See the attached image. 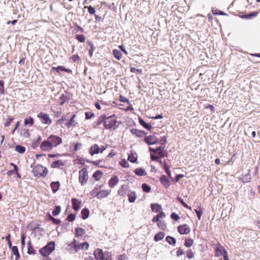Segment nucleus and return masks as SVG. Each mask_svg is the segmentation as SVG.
Listing matches in <instances>:
<instances>
[{
	"instance_id": "f257e3e1",
	"label": "nucleus",
	"mask_w": 260,
	"mask_h": 260,
	"mask_svg": "<svg viewBox=\"0 0 260 260\" xmlns=\"http://www.w3.org/2000/svg\"><path fill=\"white\" fill-rule=\"evenodd\" d=\"M62 139L56 135H51L41 144L40 148L43 151H49L62 143Z\"/></svg>"
},
{
	"instance_id": "f03ea898",
	"label": "nucleus",
	"mask_w": 260,
	"mask_h": 260,
	"mask_svg": "<svg viewBox=\"0 0 260 260\" xmlns=\"http://www.w3.org/2000/svg\"><path fill=\"white\" fill-rule=\"evenodd\" d=\"M151 153V158L153 161H160L159 159L167 156V153L164 148L159 147L155 149L149 148Z\"/></svg>"
},
{
	"instance_id": "7ed1b4c3",
	"label": "nucleus",
	"mask_w": 260,
	"mask_h": 260,
	"mask_svg": "<svg viewBox=\"0 0 260 260\" xmlns=\"http://www.w3.org/2000/svg\"><path fill=\"white\" fill-rule=\"evenodd\" d=\"M117 117L115 114L105 117L104 128L106 129L115 130L117 127Z\"/></svg>"
},
{
	"instance_id": "20e7f679",
	"label": "nucleus",
	"mask_w": 260,
	"mask_h": 260,
	"mask_svg": "<svg viewBox=\"0 0 260 260\" xmlns=\"http://www.w3.org/2000/svg\"><path fill=\"white\" fill-rule=\"evenodd\" d=\"M31 167L32 168V172L34 176L37 178L40 177H45L48 173L47 168L46 167H44L41 165L38 164L35 167L31 166Z\"/></svg>"
},
{
	"instance_id": "39448f33",
	"label": "nucleus",
	"mask_w": 260,
	"mask_h": 260,
	"mask_svg": "<svg viewBox=\"0 0 260 260\" xmlns=\"http://www.w3.org/2000/svg\"><path fill=\"white\" fill-rule=\"evenodd\" d=\"M55 249V242L51 241L49 242L45 246L41 248L39 250L41 254L46 257L50 255Z\"/></svg>"
},
{
	"instance_id": "423d86ee",
	"label": "nucleus",
	"mask_w": 260,
	"mask_h": 260,
	"mask_svg": "<svg viewBox=\"0 0 260 260\" xmlns=\"http://www.w3.org/2000/svg\"><path fill=\"white\" fill-rule=\"evenodd\" d=\"M37 117L39 118L41 122L45 124L50 125L52 123V120L49 117V114L43 112H41L37 115Z\"/></svg>"
},
{
	"instance_id": "0eeeda50",
	"label": "nucleus",
	"mask_w": 260,
	"mask_h": 260,
	"mask_svg": "<svg viewBox=\"0 0 260 260\" xmlns=\"http://www.w3.org/2000/svg\"><path fill=\"white\" fill-rule=\"evenodd\" d=\"M88 179V173L85 169H82L79 171V181L81 184L83 186L87 181Z\"/></svg>"
},
{
	"instance_id": "6e6552de",
	"label": "nucleus",
	"mask_w": 260,
	"mask_h": 260,
	"mask_svg": "<svg viewBox=\"0 0 260 260\" xmlns=\"http://www.w3.org/2000/svg\"><path fill=\"white\" fill-rule=\"evenodd\" d=\"M105 149L106 148L104 146L100 147L98 144H94L90 148L89 153L91 155H93L94 154L103 152Z\"/></svg>"
},
{
	"instance_id": "1a4fd4ad",
	"label": "nucleus",
	"mask_w": 260,
	"mask_h": 260,
	"mask_svg": "<svg viewBox=\"0 0 260 260\" xmlns=\"http://www.w3.org/2000/svg\"><path fill=\"white\" fill-rule=\"evenodd\" d=\"M92 191L93 193H96L95 197L100 199L107 197L111 192V191L109 190H102L98 191V189L95 188Z\"/></svg>"
},
{
	"instance_id": "9d476101",
	"label": "nucleus",
	"mask_w": 260,
	"mask_h": 260,
	"mask_svg": "<svg viewBox=\"0 0 260 260\" xmlns=\"http://www.w3.org/2000/svg\"><path fill=\"white\" fill-rule=\"evenodd\" d=\"M84 9H87L90 15H93L94 16L95 19L96 21H100L102 19L101 17L95 14L96 11L94 7L91 6H84Z\"/></svg>"
},
{
	"instance_id": "9b49d317",
	"label": "nucleus",
	"mask_w": 260,
	"mask_h": 260,
	"mask_svg": "<svg viewBox=\"0 0 260 260\" xmlns=\"http://www.w3.org/2000/svg\"><path fill=\"white\" fill-rule=\"evenodd\" d=\"M178 231L181 235L187 234L190 232V229L187 224L178 226Z\"/></svg>"
},
{
	"instance_id": "f8f14e48",
	"label": "nucleus",
	"mask_w": 260,
	"mask_h": 260,
	"mask_svg": "<svg viewBox=\"0 0 260 260\" xmlns=\"http://www.w3.org/2000/svg\"><path fill=\"white\" fill-rule=\"evenodd\" d=\"M144 141L148 145H152L157 142V139L155 135H150L145 137Z\"/></svg>"
},
{
	"instance_id": "ddd939ff",
	"label": "nucleus",
	"mask_w": 260,
	"mask_h": 260,
	"mask_svg": "<svg viewBox=\"0 0 260 260\" xmlns=\"http://www.w3.org/2000/svg\"><path fill=\"white\" fill-rule=\"evenodd\" d=\"M93 254L96 260H103V258H104L105 255V252L103 253V250L100 248L95 249Z\"/></svg>"
},
{
	"instance_id": "4468645a",
	"label": "nucleus",
	"mask_w": 260,
	"mask_h": 260,
	"mask_svg": "<svg viewBox=\"0 0 260 260\" xmlns=\"http://www.w3.org/2000/svg\"><path fill=\"white\" fill-rule=\"evenodd\" d=\"M72 203L73 209L75 211H78L80 208L82 202L76 198H73L72 199Z\"/></svg>"
},
{
	"instance_id": "2eb2a0df",
	"label": "nucleus",
	"mask_w": 260,
	"mask_h": 260,
	"mask_svg": "<svg viewBox=\"0 0 260 260\" xmlns=\"http://www.w3.org/2000/svg\"><path fill=\"white\" fill-rule=\"evenodd\" d=\"M67 94L68 93L66 92L65 94L62 93L60 95L58 100V103L60 105H62L69 100L70 98Z\"/></svg>"
},
{
	"instance_id": "dca6fc26",
	"label": "nucleus",
	"mask_w": 260,
	"mask_h": 260,
	"mask_svg": "<svg viewBox=\"0 0 260 260\" xmlns=\"http://www.w3.org/2000/svg\"><path fill=\"white\" fill-rule=\"evenodd\" d=\"M131 132L133 135L140 138L143 137L144 135L146 134L145 132L136 128L131 129Z\"/></svg>"
},
{
	"instance_id": "f3484780",
	"label": "nucleus",
	"mask_w": 260,
	"mask_h": 260,
	"mask_svg": "<svg viewBox=\"0 0 260 260\" xmlns=\"http://www.w3.org/2000/svg\"><path fill=\"white\" fill-rule=\"evenodd\" d=\"M161 183L167 188L170 186V182L165 175H162L160 178Z\"/></svg>"
},
{
	"instance_id": "a211bd4d",
	"label": "nucleus",
	"mask_w": 260,
	"mask_h": 260,
	"mask_svg": "<svg viewBox=\"0 0 260 260\" xmlns=\"http://www.w3.org/2000/svg\"><path fill=\"white\" fill-rule=\"evenodd\" d=\"M166 217V214L163 211L160 212L157 215L154 216L152 221L153 222H158L160 221V219L164 218Z\"/></svg>"
},
{
	"instance_id": "6ab92c4d",
	"label": "nucleus",
	"mask_w": 260,
	"mask_h": 260,
	"mask_svg": "<svg viewBox=\"0 0 260 260\" xmlns=\"http://www.w3.org/2000/svg\"><path fill=\"white\" fill-rule=\"evenodd\" d=\"M52 70H56V72L58 73H60V71L66 72L67 73L71 74L72 73V71L70 69H67L64 68L63 66H58L57 67H52Z\"/></svg>"
},
{
	"instance_id": "aec40b11",
	"label": "nucleus",
	"mask_w": 260,
	"mask_h": 260,
	"mask_svg": "<svg viewBox=\"0 0 260 260\" xmlns=\"http://www.w3.org/2000/svg\"><path fill=\"white\" fill-rule=\"evenodd\" d=\"M119 182L118 177L114 176L112 177L109 181V185L110 187H114Z\"/></svg>"
},
{
	"instance_id": "412c9836",
	"label": "nucleus",
	"mask_w": 260,
	"mask_h": 260,
	"mask_svg": "<svg viewBox=\"0 0 260 260\" xmlns=\"http://www.w3.org/2000/svg\"><path fill=\"white\" fill-rule=\"evenodd\" d=\"M137 154L135 152L132 151L128 154V160L131 162H136L137 160Z\"/></svg>"
},
{
	"instance_id": "4be33fe9",
	"label": "nucleus",
	"mask_w": 260,
	"mask_h": 260,
	"mask_svg": "<svg viewBox=\"0 0 260 260\" xmlns=\"http://www.w3.org/2000/svg\"><path fill=\"white\" fill-rule=\"evenodd\" d=\"M151 210L154 212H160L162 210V208L160 205L157 204H152L151 205Z\"/></svg>"
},
{
	"instance_id": "5701e85b",
	"label": "nucleus",
	"mask_w": 260,
	"mask_h": 260,
	"mask_svg": "<svg viewBox=\"0 0 260 260\" xmlns=\"http://www.w3.org/2000/svg\"><path fill=\"white\" fill-rule=\"evenodd\" d=\"M105 117H106L105 114L101 115L97 119V120L95 122V125L96 126H99L102 123H103V125L104 126V121H105Z\"/></svg>"
},
{
	"instance_id": "b1692460",
	"label": "nucleus",
	"mask_w": 260,
	"mask_h": 260,
	"mask_svg": "<svg viewBox=\"0 0 260 260\" xmlns=\"http://www.w3.org/2000/svg\"><path fill=\"white\" fill-rule=\"evenodd\" d=\"M139 121L140 124L143 126L144 128H146L148 130H150L152 126L148 123H147L142 118H139Z\"/></svg>"
},
{
	"instance_id": "393cba45",
	"label": "nucleus",
	"mask_w": 260,
	"mask_h": 260,
	"mask_svg": "<svg viewBox=\"0 0 260 260\" xmlns=\"http://www.w3.org/2000/svg\"><path fill=\"white\" fill-rule=\"evenodd\" d=\"M88 248H89V244L86 242H84L82 243H80V244H78V247L76 250V251L77 252L80 249H85L86 250H87L88 249Z\"/></svg>"
},
{
	"instance_id": "a878e982",
	"label": "nucleus",
	"mask_w": 260,
	"mask_h": 260,
	"mask_svg": "<svg viewBox=\"0 0 260 260\" xmlns=\"http://www.w3.org/2000/svg\"><path fill=\"white\" fill-rule=\"evenodd\" d=\"M113 54L114 57L118 60H120L122 56V54L121 51L116 49L113 50Z\"/></svg>"
},
{
	"instance_id": "bb28decb",
	"label": "nucleus",
	"mask_w": 260,
	"mask_h": 260,
	"mask_svg": "<svg viewBox=\"0 0 260 260\" xmlns=\"http://www.w3.org/2000/svg\"><path fill=\"white\" fill-rule=\"evenodd\" d=\"M60 183L58 181L53 182L51 183V187L53 192H56L59 188Z\"/></svg>"
},
{
	"instance_id": "cd10ccee",
	"label": "nucleus",
	"mask_w": 260,
	"mask_h": 260,
	"mask_svg": "<svg viewBox=\"0 0 260 260\" xmlns=\"http://www.w3.org/2000/svg\"><path fill=\"white\" fill-rule=\"evenodd\" d=\"M20 134L23 138H27L29 136L28 130L26 128H22L20 131Z\"/></svg>"
},
{
	"instance_id": "c85d7f7f",
	"label": "nucleus",
	"mask_w": 260,
	"mask_h": 260,
	"mask_svg": "<svg viewBox=\"0 0 260 260\" xmlns=\"http://www.w3.org/2000/svg\"><path fill=\"white\" fill-rule=\"evenodd\" d=\"M128 201L130 203L135 202V201L137 198V196H136L135 192L132 191L130 193H129L128 194Z\"/></svg>"
},
{
	"instance_id": "c756f323",
	"label": "nucleus",
	"mask_w": 260,
	"mask_h": 260,
	"mask_svg": "<svg viewBox=\"0 0 260 260\" xmlns=\"http://www.w3.org/2000/svg\"><path fill=\"white\" fill-rule=\"evenodd\" d=\"M76 235L78 237H81L83 236L85 233V230L81 228H77L75 229Z\"/></svg>"
},
{
	"instance_id": "7c9ffc66",
	"label": "nucleus",
	"mask_w": 260,
	"mask_h": 260,
	"mask_svg": "<svg viewBox=\"0 0 260 260\" xmlns=\"http://www.w3.org/2000/svg\"><path fill=\"white\" fill-rule=\"evenodd\" d=\"M12 251L13 254L15 256V259L18 260L20 258V255L18 252V248L16 246L12 247Z\"/></svg>"
},
{
	"instance_id": "2f4dec72",
	"label": "nucleus",
	"mask_w": 260,
	"mask_h": 260,
	"mask_svg": "<svg viewBox=\"0 0 260 260\" xmlns=\"http://www.w3.org/2000/svg\"><path fill=\"white\" fill-rule=\"evenodd\" d=\"M82 217L83 219H86L88 218L89 214V210L87 208L83 209L81 211Z\"/></svg>"
},
{
	"instance_id": "473e14b6",
	"label": "nucleus",
	"mask_w": 260,
	"mask_h": 260,
	"mask_svg": "<svg viewBox=\"0 0 260 260\" xmlns=\"http://www.w3.org/2000/svg\"><path fill=\"white\" fill-rule=\"evenodd\" d=\"M165 236V235L164 233L159 232L155 235L154 240L155 241H160L164 238Z\"/></svg>"
},
{
	"instance_id": "72a5a7b5",
	"label": "nucleus",
	"mask_w": 260,
	"mask_h": 260,
	"mask_svg": "<svg viewBox=\"0 0 260 260\" xmlns=\"http://www.w3.org/2000/svg\"><path fill=\"white\" fill-rule=\"evenodd\" d=\"M166 240L167 242H168L170 245H172L173 246H174L176 244V239L172 237H171V236H167L166 238Z\"/></svg>"
},
{
	"instance_id": "f704fd0d",
	"label": "nucleus",
	"mask_w": 260,
	"mask_h": 260,
	"mask_svg": "<svg viewBox=\"0 0 260 260\" xmlns=\"http://www.w3.org/2000/svg\"><path fill=\"white\" fill-rule=\"evenodd\" d=\"M102 172L101 171L98 170L95 172L93 174V177L96 180H99L102 177Z\"/></svg>"
},
{
	"instance_id": "c9c22d12",
	"label": "nucleus",
	"mask_w": 260,
	"mask_h": 260,
	"mask_svg": "<svg viewBox=\"0 0 260 260\" xmlns=\"http://www.w3.org/2000/svg\"><path fill=\"white\" fill-rule=\"evenodd\" d=\"M75 117H76V115L75 114H73L72 117H71V118L69 120V121L68 122V123L66 124V125L68 127H71L72 125H73V126L75 125V120H74V118H75Z\"/></svg>"
},
{
	"instance_id": "e433bc0d",
	"label": "nucleus",
	"mask_w": 260,
	"mask_h": 260,
	"mask_svg": "<svg viewBox=\"0 0 260 260\" xmlns=\"http://www.w3.org/2000/svg\"><path fill=\"white\" fill-rule=\"evenodd\" d=\"M28 247L27 249V253L29 254H35L36 253V250L33 248V247L31 245L30 241L28 242Z\"/></svg>"
},
{
	"instance_id": "4c0bfd02",
	"label": "nucleus",
	"mask_w": 260,
	"mask_h": 260,
	"mask_svg": "<svg viewBox=\"0 0 260 260\" xmlns=\"http://www.w3.org/2000/svg\"><path fill=\"white\" fill-rule=\"evenodd\" d=\"M15 150L20 153H23L25 151L26 149L23 146L17 145L15 147Z\"/></svg>"
},
{
	"instance_id": "58836bf2",
	"label": "nucleus",
	"mask_w": 260,
	"mask_h": 260,
	"mask_svg": "<svg viewBox=\"0 0 260 260\" xmlns=\"http://www.w3.org/2000/svg\"><path fill=\"white\" fill-rule=\"evenodd\" d=\"M34 123V120L31 117H29L27 118H26L24 120V124L25 125L29 124L30 126H32Z\"/></svg>"
},
{
	"instance_id": "ea45409f",
	"label": "nucleus",
	"mask_w": 260,
	"mask_h": 260,
	"mask_svg": "<svg viewBox=\"0 0 260 260\" xmlns=\"http://www.w3.org/2000/svg\"><path fill=\"white\" fill-rule=\"evenodd\" d=\"M157 223V226L162 230H165L167 228V224L164 221L160 220Z\"/></svg>"
},
{
	"instance_id": "a19ab883",
	"label": "nucleus",
	"mask_w": 260,
	"mask_h": 260,
	"mask_svg": "<svg viewBox=\"0 0 260 260\" xmlns=\"http://www.w3.org/2000/svg\"><path fill=\"white\" fill-rule=\"evenodd\" d=\"M76 39L81 43H84L85 41V37L83 35H77Z\"/></svg>"
},
{
	"instance_id": "79ce46f5",
	"label": "nucleus",
	"mask_w": 260,
	"mask_h": 260,
	"mask_svg": "<svg viewBox=\"0 0 260 260\" xmlns=\"http://www.w3.org/2000/svg\"><path fill=\"white\" fill-rule=\"evenodd\" d=\"M61 211V207L60 206H56L52 211V214L54 216H57Z\"/></svg>"
},
{
	"instance_id": "37998d69",
	"label": "nucleus",
	"mask_w": 260,
	"mask_h": 260,
	"mask_svg": "<svg viewBox=\"0 0 260 260\" xmlns=\"http://www.w3.org/2000/svg\"><path fill=\"white\" fill-rule=\"evenodd\" d=\"M88 45L90 46V49L89 50V55L90 57H92L93 55V51L95 49V47L92 42H88Z\"/></svg>"
},
{
	"instance_id": "c03bdc74",
	"label": "nucleus",
	"mask_w": 260,
	"mask_h": 260,
	"mask_svg": "<svg viewBox=\"0 0 260 260\" xmlns=\"http://www.w3.org/2000/svg\"><path fill=\"white\" fill-rule=\"evenodd\" d=\"M135 173L140 176H143L145 175V172L143 169L142 168H138L136 169L135 171Z\"/></svg>"
},
{
	"instance_id": "a18cd8bd",
	"label": "nucleus",
	"mask_w": 260,
	"mask_h": 260,
	"mask_svg": "<svg viewBox=\"0 0 260 260\" xmlns=\"http://www.w3.org/2000/svg\"><path fill=\"white\" fill-rule=\"evenodd\" d=\"M177 200L180 202V203L181 204V205L185 208H187V209H188L189 210H191V208L190 206H188L183 200V199H182L181 198H180L179 197H177Z\"/></svg>"
},
{
	"instance_id": "49530a36",
	"label": "nucleus",
	"mask_w": 260,
	"mask_h": 260,
	"mask_svg": "<svg viewBox=\"0 0 260 260\" xmlns=\"http://www.w3.org/2000/svg\"><path fill=\"white\" fill-rule=\"evenodd\" d=\"M193 242V241L191 239H186L184 245L187 247H189L192 245Z\"/></svg>"
},
{
	"instance_id": "de8ad7c7",
	"label": "nucleus",
	"mask_w": 260,
	"mask_h": 260,
	"mask_svg": "<svg viewBox=\"0 0 260 260\" xmlns=\"http://www.w3.org/2000/svg\"><path fill=\"white\" fill-rule=\"evenodd\" d=\"M257 14H258V12H252V13H250L249 14L245 15L243 17L245 18L250 19L252 17L256 16L257 15Z\"/></svg>"
},
{
	"instance_id": "09e8293b",
	"label": "nucleus",
	"mask_w": 260,
	"mask_h": 260,
	"mask_svg": "<svg viewBox=\"0 0 260 260\" xmlns=\"http://www.w3.org/2000/svg\"><path fill=\"white\" fill-rule=\"evenodd\" d=\"M143 190L146 192H149L150 191V187L146 183H143L142 186Z\"/></svg>"
},
{
	"instance_id": "8fccbe9b",
	"label": "nucleus",
	"mask_w": 260,
	"mask_h": 260,
	"mask_svg": "<svg viewBox=\"0 0 260 260\" xmlns=\"http://www.w3.org/2000/svg\"><path fill=\"white\" fill-rule=\"evenodd\" d=\"M85 115L86 119H91L94 116V114L91 112H86Z\"/></svg>"
},
{
	"instance_id": "3c124183",
	"label": "nucleus",
	"mask_w": 260,
	"mask_h": 260,
	"mask_svg": "<svg viewBox=\"0 0 260 260\" xmlns=\"http://www.w3.org/2000/svg\"><path fill=\"white\" fill-rule=\"evenodd\" d=\"M0 93L5 94L4 82L0 80Z\"/></svg>"
},
{
	"instance_id": "603ef678",
	"label": "nucleus",
	"mask_w": 260,
	"mask_h": 260,
	"mask_svg": "<svg viewBox=\"0 0 260 260\" xmlns=\"http://www.w3.org/2000/svg\"><path fill=\"white\" fill-rule=\"evenodd\" d=\"M131 72L132 73H136L137 72L138 74H142V70L141 69H138L134 67H131Z\"/></svg>"
},
{
	"instance_id": "864d4df0",
	"label": "nucleus",
	"mask_w": 260,
	"mask_h": 260,
	"mask_svg": "<svg viewBox=\"0 0 260 260\" xmlns=\"http://www.w3.org/2000/svg\"><path fill=\"white\" fill-rule=\"evenodd\" d=\"M119 100L121 102L127 103L128 104L129 103V100L126 98H125V96H124L122 95H120V96L119 97Z\"/></svg>"
},
{
	"instance_id": "5fc2aeb1",
	"label": "nucleus",
	"mask_w": 260,
	"mask_h": 260,
	"mask_svg": "<svg viewBox=\"0 0 260 260\" xmlns=\"http://www.w3.org/2000/svg\"><path fill=\"white\" fill-rule=\"evenodd\" d=\"M186 256L189 259L192 258L194 256V253L191 250H188L186 252Z\"/></svg>"
},
{
	"instance_id": "6e6d98bb",
	"label": "nucleus",
	"mask_w": 260,
	"mask_h": 260,
	"mask_svg": "<svg viewBox=\"0 0 260 260\" xmlns=\"http://www.w3.org/2000/svg\"><path fill=\"white\" fill-rule=\"evenodd\" d=\"M112 256L111 254L109 252H105V255L103 258V260H111Z\"/></svg>"
},
{
	"instance_id": "4d7b16f0",
	"label": "nucleus",
	"mask_w": 260,
	"mask_h": 260,
	"mask_svg": "<svg viewBox=\"0 0 260 260\" xmlns=\"http://www.w3.org/2000/svg\"><path fill=\"white\" fill-rule=\"evenodd\" d=\"M194 211L196 212L197 215V216H198V218L199 220H200L201 219V216L203 214V212L200 209V210H198V209H194Z\"/></svg>"
},
{
	"instance_id": "13d9d810",
	"label": "nucleus",
	"mask_w": 260,
	"mask_h": 260,
	"mask_svg": "<svg viewBox=\"0 0 260 260\" xmlns=\"http://www.w3.org/2000/svg\"><path fill=\"white\" fill-rule=\"evenodd\" d=\"M76 215L74 214H70L67 217V220L69 221H73L75 219Z\"/></svg>"
},
{
	"instance_id": "bf43d9fd",
	"label": "nucleus",
	"mask_w": 260,
	"mask_h": 260,
	"mask_svg": "<svg viewBox=\"0 0 260 260\" xmlns=\"http://www.w3.org/2000/svg\"><path fill=\"white\" fill-rule=\"evenodd\" d=\"M49 218L55 224H59L61 221L58 219H56L54 217H53L52 216L49 215Z\"/></svg>"
},
{
	"instance_id": "052dcab7",
	"label": "nucleus",
	"mask_w": 260,
	"mask_h": 260,
	"mask_svg": "<svg viewBox=\"0 0 260 260\" xmlns=\"http://www.w3.org/2000/svg\"><path fill=\"white\" fill-rule=\"evenodd\" d=\"M171 217L175 221H177L180 219V217L175 213H172L171 215Z\"/></svg>"
},
{
	"instance_id": "680f3d73",
	"label": "nucleus",
	"mask_w": 260,
	"mask_h": 260,
	"mask_svg": "<svg viewBox=\"0 0 260 260\" xmlns=\"http://www.w3.org/2000/svg\"><path fill=\"white\" fill-rule=\"evenodd\" d=\"M80 57L77 54H75L72 56L70 58L74 62H76L80 59Z\"/></svg>"
},
{
	"instance_id": "e2e57ef3",
	"label": "nucleus",
	"mask_w": 260,
	"mask_h": 260,
	"mask_svg": "<svg viewBox=\"0 0 260 260\" xmlns=\"http://www.w3.org/2000/svg\"><path fill=\"white\" fill-rule=\"evenodd\" d=\"M14 118L12 117H9L8 118L7 122L5 123V126L6 127L9 126L11 123L12 121L13 120Z\"/></svg>"
},
{
	"instance_id": "0e129e2a",
	"label": "nucleus",
	"mask_w": 260,
	"mask_h": 260,
	"mask_svg": "<svg viewBox=\"0 0 260 260\" xmlns=\"http://www.w3.org/2000/svg\"><path fill=\"white\" fill-rule=\"evenodd\" d=\"M74 31H75V33H76L78 31L83 32L84 29L82 27L77 25L76 28L75 29V30Z\"/></svg>"
},
{
	"instance_id": "69168bd1",
	"label": "nucleus",
	"mask_w": 260,
	"mask_h": 260,
	"mask_svg": "<svg viewBox=\"0 0 260 260\" xmlns=\"http://www.w3.org/2000/svg\"><path fill=\"white\" fill-rule=\"evenodd\" d=\"M81 147H82V144L80 143H77L75 145L74 150L75 151H77V150H79Z\"/></svg>"
},
{
	"instance_id": "338daca9",
	"label": "nucleus",
	"mask_w": 260,
	"mask_h": 260,
	"mask_svg": "<svg viewBox=\"0 0 260 260\" xmlns=\"http://www.w3.org/2000/svg\"><path fill=\"white\" fill-rule=\"evenodd\" d=\"M183 254H184V252L183 250L181 248H178L177 251V256H180L181 255H182Z\"/></svg>"
},
{
	"instance_id": "774afa93",
	"label": "nucleus",
	"mask_w": 260,
	"mask_h": 260,
	"mask_svg": "<svg viewBox=\"0 0 260 260\" xmlns=\"http://www.w3.org/2000/svg\"><path fill=\"white\" fill-rule=\"evenodd\" d=\"M127 257L125 255L123 254L119 255L118 260H127Z\"/></svg>"
}]
</instances>
